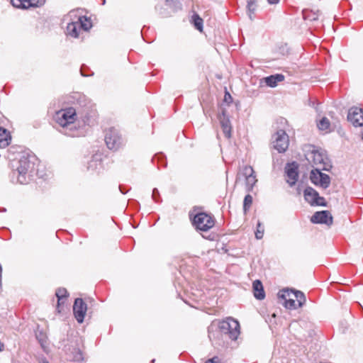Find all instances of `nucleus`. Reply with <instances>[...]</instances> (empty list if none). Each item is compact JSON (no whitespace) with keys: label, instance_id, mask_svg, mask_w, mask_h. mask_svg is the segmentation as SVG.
Masks as SVG:
<instances>
[{"label":"nucleus","instance_id":"obj_1","mask_svg":"<svg viewBox=\"0 0 363 363\" xmlns=\"http://www.w3.org/2000/svg\"><path fill=\"white\" fill-rule=\"evenodd\" d=\"M77 112L73 107H69L56 113L55 121L61 127L60 132L69 137H81L85 131L77 126Z\"/></svg>","mask_w":363,"mask_h":363},{"label":"nucleus","instance_id":"obj_2","mask_svg":"<svg viewBox=\"0 0 363 363\" xmlns=\"http://www.w3.org/2000/svg\"><path fill=\"white\" fill-rule=\"evenodd\" d=\"M305 157L314 169H327L328 158L323 151L316 149L315 146L307 145L304 148Z\"/></svg>","mask_w":363,"mask_h":363},{"label":"nucleus","instance_id":"obj_3","mask_svg":"<svg viewBox=\"0 0 363 363\" xmlns=\"http://www.w3.org/2000/svg\"><path fill=\"white\" fill-rule=\"evenodd\" d=\"M218 328L220 333L228 335L233 340H237L240 335V324L238 320L231 317L220 321Z\"/></svg>","mask_w":363,"mask_h":363},{"label":"nucleus","instance_id":"obj_4","mask_svg":"<svg viewBox=\"0 0 363 363\" xmlns=\"http://www.w3.org/2000/svg\"><path fill=\"white\" fill-rule=\"evenodd\" d=\"M39 162L35 154L28 149H24V176L27 175L29 180L33 179L35 168L39 166Z\"/></svg>","mask_w":363,"mask_h":363},{"label":"nucleus","instance_id":"obj_5","mask_svg":"<svg viewBox=\"0 0 363 363\" xmlns=\"http://www.w3.org/2000/svg\"><path fill=\"white\" fill-rule=\"evenodd\" d=\"M214 219L206 213H199L193 219V225L197 230L201 231H208L214 226Z\"/></svg>","mask_w":363,"mask_h":363},{"label":"nucleus","instance_id":"obj_6","mask_svg":"<svg viewBox=\"0 0 363 363\" xmlns=\"http://www.w3.org/2000/svg\"><path fill=\"white\" fill-rule=\"evenodd\" d=\"M321 170L323 169H312L310 174V179L313 184L320 186L323 189H327L330 186V178L328 174L322 173Z\"/></svg>","mask_w":363,"mask_h":363},{"label":"nucleus","instance_id":"obj_7","mask_svg":"<svg viewBox=\"0 0 363 363\" xmlns=\"http://www.w3.org/2000/svg\"><path fill=\"white\" fill-rule=\"evenodd\" d=\"M289 136L283 130H279L273 136V147L279 152H284L289 147Z\"/></svg>","mask_w":363,"mask_h":363},{"label":"nucleus","instance_id":"obj_8","mask_svg":"<svg viewBox=\"0 0 363 363\" xmlns=\"http://www.w3.org/2000/svg\"><path fill=\"white\" fill-rule=\"evenodd\" d=\"M105 142L110 150H117L120 147L122 139L115 128H110L106 131Z\"/></svg>","mask_w":363,"mask_h":363},{"label":"nucleus","instance_id":"obj_9","mask_svg":"<svg viewBox=\"0 0 363 363\" xmlns=\"http://www.w3.org/2000/svg\"><path fill=\"white\" fill-rule=\"evenodd\" d=\"M304 198L311 205L322 206L326 205L325 199L319 196L318 193L312 187H307L304 190Z\"/></svg>","mask_w":363,"mask_h":363},{"label":"nucleus","instance_id":"obj_10","mask_svg":"<svg viewBox=\"0 0 363 363\" xmlns=\"http://www.w3.org/2000/svg\"><path fill=\"white\" fill-rule=\"evenodd\" d=\"M347 120L354 127L363 126V109L358 107H352L348 111Z\"/></svg>","mask_w":363,"mask_h":363},{"label":"nucleus","instance_id":"obj_11","mask_svg":"<svg viewBox=\"0 0 363 363\" xmlns=\"http://www.w3.org/2000/svg\"><path fill=\"white\" fill-rule=\"evenodd\" d=\"M86 311L87 306L83 299L80 298H76L73 305V313L79 323H83Z\"/></svg>","mask_w":363,"mask_h":363},{"label":"nucleus","instance_id":"obj_12","mask_svg":"<svg viewBox=\"0 0 363 363\" xmlns=\"http://www.w3.org/2000/svg\"><path fill=\"white\" fill-rule=\"evenodd\" d=\"M242 174L245 178L247 191H251L257 182L253 168L246 165L243 167Z\"/></svg>","mask_w":363,"mask_h":363},{"label":"nucleus","instance_id":"obj_13","mask_svg":"<svg viewBox=\"0 0 363 363\" xmlns=\"http://www.w3.org/2000/svg\"><path fill=\"white\" fill-rule=\"evenodd\" d=\"M311 221L313 223L325 224L330 226L333 224V216L328 211H318L312 216Z\"/></svg>","mask_w":363,"mask_h":363},{"label":"nucleus","instance_id":"obj_14","mask_svg":"<svg viewBox=\"0 0 363 363\" xmlns=\"http://www.w3.org/2000/svg\"><path fill=\"white\" fill-rule=\"evenodd\" d=\"M77 126L84 130V126L91 125L93 122V113L90 111L84 110L83 111H77Z\"/></svg>","mask_w":363,"mask_h":363},{"label":"nucleus","instance_id":"obj_15","mask_svg":"<svg viewBox=\"0 0 363 363\" xmlns=\"http://www.w3.org/2000/svg\"><path fill=\"white\" fill-rule=\"evenodd\" d=\"M285 172L286 182L290 186H293L296 184L298 178V166L294 162L288 164L285 168Z\"/></svg>","mask_w":363,"mask_h":363},{"label":"nucleus","instance_id":"obj_16","mask_svg":"<svg viewBox=\"0 0 363 363\" xmlns=\"http://www.w3.org/2000/svg\"><path fill=\"white\" fill-rule=\"evenodd\" d=\"M10 167L11 169V172L9 174V179L11 182L13 184H22V181L21 179V174L23 172V165L22 163L14 162L10 164Z\"/></svg>","mask_w":363,"mask_h":363},{"label":"nucleus","instance_id":"obj_17","mask_svg":"<svg viewBox=\"0 0 363 363\" xmlns=\"http://www.w3.org/2000/svg\"><path fill=\"white\" fill-rule=\"evenodd\" d=\"M8 159L10 164L14 162L22 163L23 161V148L21 146L12 145L8 150Z\"/></svg>","mask_w":363,"mask_h":363},{"label":"nucleus","instance_id":"obj_18","mask_svg":"<svg viewBox=\"0 0 363 363\" xmlns=\"http://www.w3.org/2000/svg\"><path fill=\"white\" fill-rule=\"evenodd\" d=\"M218 120L222 128L223 132L227 138L231 137V125L228 116L226 115L225 111L222 110L221 113L218 115Z\"/></svg>","mask_w":363,"mask_h":363},{"label":"nucleus","instance_id":"obj_19","mask_svg":"<svg viewBox=\"0 0 363 363\" xmlns=\"http://www.w3.org/2000/svg\"><path fill=\"white\" fill-rule=\"evenodd\" d=\"M35 337L39 344L40 345V347L43 349V350L45 352L48 353L49 348L48 343V337L46 333H44L43 330H37L35 332Z\"/></svg>","mask_w":363,"mask_h":363},{"label":"nucleus","instance_id":"obj_20","mask_svg":"<svg viewBox=\"0 0 363 363\" xmlns=\"http://www.w3.org/2000/svg\"><path fill=\"white\" fill-rule=\"evenodd\" d=\"M252 288L254 291V296L258 300H262L265 297V294L262 282L259 280L253 281Z\"/></svg>","mask_w":363,"mask_h":363},{"label":"nucleus","instance_id":"obj_21","mask_svg":"<svg viewBox=\"0 0 363 363\" xmlns=\"http://www.w3.org/2000/svg\"><path fill=\"white\" fill-rule=\"evenodd\" d=\"M55 295L57 298V310L58 313L61 312L62 305H64L67 296V291L64 288H60L57 289Z\"/></svg>","mask_w":363,"mask_h":363},{"label":"nucleus","instance_id":"obj_22","mask_svg":"<svg viewBox=\"0 0 363 363\" xmlns=\"http://www.w3.org/2000/svg\"><path fill=\"white\" fill-rule=\"evenodd\" d=\"M11 140L10 133L4 128L0 127V148L7 147Z\"/></svg>","mask_w":363,"mask_h":363},{"label":"nucleus","instance_id":"obj_23","mask_svg":"<svg viewBox=\"0 0 363 363\" xmlns=\"http://www.w3.org/2000/svg\"><path fill=\"white\" fill-rule=\"evenodd\" d=\"M284 80V76L281 74L271 75L264 78V82L267 86L275 87L277 84Z\"/></svg>","mask_w":363,"mask_h":363},{"label":"nucleus","instance_id":"obj_24","mask_svg":"<svg viewBox=\"0 0 363 363\" xmlns=\"http://www.w3.org/2000/svg\"><path fill=\"white\" fill-rule=\"evenodd\" d=\"M79 26L77 21L69 23L67 26L66 33L67 35L73 38H77L80 31Z\"/></svg>","mask_w":363,"mask_h":363},{"label":"nucleus","instance_id":"obj_25","mask_svg":"<svg viewBox=\"0 0 363 363\" xmlns=\"http://www.w3.org/2000/svg\"><path fill=\"white\" fill-rule=\"evenodd\" d=\"M77 21L79 23V28L84 31L89 30L92 26L91 21L85 16H79Z\"/></svg>","mask_w":363,"mask_h":363},{"label":"nucleus","instance_id":"obj_26","mask_svg":"<svg viewBox=\"0 0 363 363\" xmlns=\"http://www.w3.org/2000/svg\"><path fill=\"white\" fill-rule=\"evenodd\" d=\"M45 2V0H24V9L42 6Z\"/></svg>","mask_w":363,"mask_h":363},{"label":"nucleus","instance_id":"obj_27","mask_svg":"<svg viewBox=\"0 0 363 363\" xmlns=\"http://www.w3.org/2000/svg\"><path fill=\"white\" fill-rule=\"evenodd\" d=\"M298 302V307L301 308L306 302L305 294L300 291H291Z\"/></svg>","mask_w":363,"mask_h":363},{"label":"nucleus","instance_id":"obj_28","mask_svg":"<svg viewBox=\"0 0 363 363\" xmlns=\"http://www.w3.org/2000/svg\"><path fill=\"white\" fill-rule=\"evenodd\" d=\"M36 176L38 178L46 179L48 177L47 172L45 169V167L39 163V166L36 167L34 177Z\"/></svg>","mask_w":363,"mask_h":363},{"label":"nucleus","instance_id":"obj_29","mask_svg":"<svg viewBox=\"0 0 363 363\" xmlns=\"http://www.w3.org/2000/svg\"><path fill=\"white\" fill-rule=\"evenodd\" d=\"M72 353L73 361L79 362L84 360V353L79 348H74Z\"/></svg>","mask_w":363,"mask_h":363},{"label":"nucleus","instance_id":"obj_30","mask_svg":"<svg viewBox=\"0 0 363 363\" xmlns=\"http://www.w3.org/2000/svg\"><path fill=\"white\" fill-rule=\"evenodd\" d=\"M192 21L195 28L199 31L203 30V19L197 14L194 13L192 16Z\"/></svg>","mask_w":363,"mask_h":363},{"label":"nucleus","instance_id":"obj_31","mask_svg":"<svg viewBox=\"0 0 363 363\" xmlns=\"http://www.w3.org/2000/svg\"><path fill=\"white\" fill-rule=\"evenodd\" d=\"M247 9L249 13L248 15L250 18L252 20V14H254L257 8L256 0H247Z\"/></svg>","mask_w":363,"mask_h":363},{"label":"nucleus","instance_id":"obj_32","mask_svg":"<svg viewBox=\"0 0 363 363\" xmlns=\"http://www.w3.org/2000/svg\"><path fill=\"white\" fill-rule=\"evenodd\" d=\"M166 5L174 11H177L182 9V4L179 0H166Z\"/></svg>","mask_w":363,"mask_h":363},{"label":"nucleus","instance_id":"obj_33","mask_svg":"<svg viewBox=\"0 0 363 363\" xmlns=\"http://www.w3.org/2000/svg\"><path fill=\"white\" fill-rule=\"evenodd\" d=\"M99 166H101V161L96 157H93L88 163L87 169L94 171L97 169Z\"/></svg>","mask_w":363,"mask_h":363},{"label":"nucleus","instance_id":"obj_34","mask_svg":"<svg viewBox=\"0 0 363 363\" xmlns=\"http://www.w3.org/2000/svg\"><path fill=\"white\" fill-rule=\"evenodd\" d=\"M252 203V197L251 195L247 194L245 196L243 201V211L246 213L250 208Z\"/></svg>","mask_w":363,"mask_h":363},{"label":"nucleus","instance_id":"obj_35","mask_svg":"<svg viewBox=\"0 0 363 363\" xmlns=\"http://www.w3.org/2000/svg\"><path fill=\"white\" fill-rule=\"evenodd\" d=\"M264 228L261 222L258 221L257 224V230L255 232V238L257 240H260L263 238Z\"/></svg>","mask_w":363,"mask_h":363},{"label":"nucleus","instance_id":"obj_36","mask_svg":"<svg viewBox=\"0 0 363 363\" xmlns=\"http://www.w3.org/2000/svg\"><path fill=\"white\" fill-rule=\"evenodd\" d=\"M318 127L321 130H328L330 127L329 120L325 117L323 118L318 123Z\"/></svg>","mask_w":363,"mask_h":363},{"label":"nucleus","instance_id":"obj_37","mask_svg":"<svg viewBox=\"0 0 363 363\" xmlns=\"http://www.w3.org/2000/svg\"><path fill=\"white\" fill-rule=\"evenodd\" d=\"M284 306L288 309H296L298 307V305L296 303L295 300L292 298L286 299L284 302Z\"/></svg>","mask_w":363,"mask_h":363},{"label":"nucleus","instance_id":"obj_38","mask_svg":"<svg viewBox=\"0 0 363 363\" xmlns=\"http://www.w3.org/2000/svg\"><path fill=\"white\" fill-rule=\"evenodd\" d=\"M11 4L15 8L23 9V0H11Z\"/></svg>","mask_w":363,"mask_h":363},{"label":"nucleus","instance_id":"obj_39","mask_svg":"<svg viewBox=\"0 0 363 363\" xmlns=\"http://www.w3.org/2000/svg\"><path fill=\"white\" fill-rule=\"evenodd\" d=\"M159 197H160V193H159L158 189H156V188L153 189L152 193V199L155 202L158 203V202H160Z\"/></svg>","mask_w":363,"mask_h":363},{"label":"nucleus","instance_id":"obj_40","mask_svg":"<svg viewBox=\"0 0 363 363\" xmlns=\"http://www.w3.org/2000/svg\"><path fill=\"white\" fill-rule=\"evenodd\" d=\"M303 18L305 19H309L310 21H315L318 19V15L316 13H313V16H310L306 15V11H303Z\"/></svg>","mask_w":363,"mask_h":363},{"label":"nucleus","instance_id":"obj_41","mask_svg":"<svg viewBox=\"0 0 363 363\" xmlns=\"http://www.w3.org/2000/svg\"><path fill=\"white\" fill-rule=\"evenodd\" d=\"M38 363H49L46 357L43 355H38L36 357Z\"/></svg>","mask_w":363,"mask_h":363},{"label":"nucleus","instance_id":"obj_42","mask_svg":"<svg viewBox=\"0 0 363 363\" xmlns=\"http://www.w3.org/2000/svg\"><path fill=\"white\" fill-rule=\"evenodd\" d=\"M224 100L227 103H230L232 101V96L228 92H225Z\"/></svg>","mask_w":363,"mask_h":363},{"label":"nucleus","instance_id":"obj_43","mask_svg":"<svg viewBox=\"0 0 363 363\" xmlns=\"http://www.w3.org/2000/svg\"><path fill=\"white\" fill-rule=\"evenodd\" d=\"M267 1L270 4H277L279 2L280 0H267Z\"/></svg>","mask_w":363,"mask_h":363},{"label":"nucleus","instance_id":"obj_44","mask_svg":"<svg viewBox=\"0 0 363 363\" xmlns=\"http://www.w3.org/2000/svg\"><path fill=\"white\" fill-rule=\"evenodd\" d=\"M213 325H211L209 328H208V337L210 339L212 338V333H211V330H213Z\"/></svg>","mask_w":363,"mask_h":363},{"label":"nucleus","instance_id":"obj_45","mask_svg":"<svg viewBox=\"0 0 363 363\" xmlns=\"http://www.w3.org/2000/svg\"><path fill=\"white\" fill-rule=\"evenodd\" d=\"M218 358L217 357H213V359H209L208 362H206V363H216V359H217Z\"/></svg>","mask_w":363,"mask_h":363},{"label":"nucleus","instance_id":"obj_46","mask_svg":"<svg viewBox=\"0 0 363 363\" xmlns=\"http://www.w3.org/2000/svg\"><path fill=\"white\" fill-rule=\"evenodd\" d=\"M120 191L122 194H125L128 191H124L121 186H119Z\"/></svg>","mask_w":363,"mask_h":363},{"label":"nucleus","instance_id":"obj_47","mask_svg":"<svg viewBox=\"0 0 363 363\" xmlns=\"http://www.w3.org/2000/svg\"><path fill=\"white\" fill-rule=\"evenodd\" d=\"M1 275H2V267H1V264H0V277H1Z\"/></svg>","mask_w":363,"mask_h":363},{"label":"nucleus","instance_id":"obj_48","mask_svg":"<svg viewBox=\"0 0 363 363\" xmlns=\"http://www.w3.org/2000/svg\"><path fill=\"white\" fill-rule=\"evenodd\" d=\"M1 289V277H0V289Z\"/></svg>","mask_w":363,"mask_h":363},{"label":"nucleus","instance_id":"obj_49","mask_svg":"<svg viewBox=\"0 0 363 363\" xmlns=\"http://www.w3.org/2000/svg\"><path fill=\"white\" fill-rule=\"evenodd\" d=\"M3 347V345L1 344V342H0V351L1 350V347Z\"/></svg>","mask_w":363,"mask_h":363},{"label":"nucleus","instance_id":"obj_50","mask_svg":"<svg viewBox=\"0 0 363 363\" xmlns=\"http://www.w3.org/2000/svg\"><path fill=\"white\" fill-rule=\"evenodd\" d=\"M81 72H82V75H83V76H86V74H84L82 72V70H81Z\"/></svg>","mask_w":363,"mask_h":363},{"label":"nucleus","instance_id":"obj_51","mask_svg":"<svg viewBox=\"0 0 363 363\" xmlns=\"http://www.w3.org/2000/svg\"><path fill=\"white\" fill-rule=\"evenodd\" d=\"M362 140H363V133H362Z\"/></svg>","mask_w":363,"mask_h":363}]
</instances>
